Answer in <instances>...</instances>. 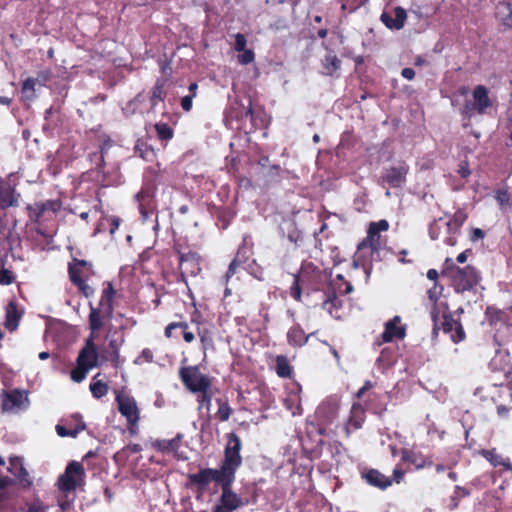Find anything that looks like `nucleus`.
I'll list each match as a JSON object with an SVG mask.
<instances>
[{
	"label": "nucleus",
	"mask_w": 512,
	"mask_h": 512,
	"mask_svg": "<svg viewBox=\"0 0 512 512\" xmlns=\"http://www.w3.org/2000/svg\"><path fill=\"white\" fill-rule=\"evenodd\" d=\"M235 38V44L234 49L237 52H241L242 50L246 49L247 40L244 34L242 33H236L234 35Z\"/></svg>",
	"instance_id": "59"
},
{
	"label": "nucleus",
	"mask_w": 512,
	"mask_h": 512,
	"mask_svg": "<svg viewBox=\"0 0 512 512\" xmlns=\"http://www.w3.org/2000/svg\"><path fill=\"white\" fill-rule=\"evenodd\" d=\"M497 383H486L481 386H478L474 391V396L479 399L482 403H498V398L496 397Z\"/></svg>",
	"instance_id": "31"
},
{
	"label": "nucleus",
	"mask_w": 512,
	"mask_h": 512,
	"mask_svg": "<svg viewBox=\"0 0 512 512\" xmlns=\"http://www.w3.org/2000/svg\"><path fill=\"white\" fill-rule=\"evenodd\" d=\"M442 219L434 220L429 225L428 233L432 240H437L440 237L442 226L440 225Z\"/></svg>",
	"instance_id": "57"
},
{
	"label": "nucleus",
	"mask_w": 512,
	"mask_h": 512,
	"mask_svg": "<svg viewBox=\"0 0 512 512\" xmlns=\"http://www.w3.org/2000/svg\"><path fill=\"white\" fill-rule=\"evenodd\" d=\"M400 322V316H394L387 321L384 326V331L380 335V339L376 340V344L381 345L391 342L393 339H403L406 335V330L404 327L399 326Z\"/></svg>",
	"instance_id": "20"
},
{
	"label": "nucleus",
	"mask_w": 512,
	"mask_h": 512,
	"mask_svg": "<svg viewBox=\"0 0 512 512\" xmlns=\"http://www.w3.org/2000/svg\"><path fill=\"white\" fill-rule=\"evenodd\" d=\"M366 414H365V408L362 404L356 402L353 403L350 415L348 418V421L345 425V432L346 436L349 437L352 430H358L362 427L363 423L365 422Z\"/></svg>",
	"instance_id": "23"
},
{
	"label": "nucleus",
	"mask_w": 512,
	"mask_h": 512,
	"mask_svg": "<svg viewBox=\"0 0 512 512\" xmlns=\"http://www.w3.org/2000/svg\"><path fill=\"white\" fill-rule=\"evenodd\" d=\"M322 65L325 74L332 76L341 67L340 59L333 53H328L322 60Z\"/></svg>",
	"instance_id": "43"
},
{
	"label": "nucleus",
	"mask_w": 512,
	"mask_h": 512,
	"mask_svg": "<svg viewBox=\"0 0 512 512\" xmlns=\"http://www.w3.org/2000/svg\"><path fill=\"white\" fill-rule=\"evenodd\" d=\"M275 372L279 378H291L293 375V367L290 365L287 356L277 355L275 357Z\"/></svg>",
	"instance_id": "39"
},
{
	"label": "nucleus",
	"mask_w": 512,
	"mask_h": 512,
	"mask_svg": "<svg viewBox=\"0 0 512 512\" xmlns=\"http://www.w3.org/2000/svg\"><path fill=\"white\" fill-rule=\"evenodd\" d=\"M470 495V491L462 486H455L453 494L450 496L448 508L449 510H455L459 507V502L461 499L468 497Z\"/></svg>",
	"instance_id": "46"
},
{
	"label": "nucleus",
	"mask_w": 512,
	"mask_h": 512,
	"mask_svg": "<svg viewBox=\"0 0 512 512\" xmlns=\"http://www.w3.org/2000/svg\"><path fill=\"white\" fill-rule=\"evenodd\" d=\"M314 333L305 334L302 327L297 324L289 328L287 332V342L292 347H302L304 346L309 338L313 336Z\"/></svg>",
	"instance_id": "32"
},
{
	"label": "nucleus",
	"mask_w": 512,
	"mask_h": 512,
	"mask_svg": "<svg viewBox=\"0 0 512 512\" xmlns=\"http://www.w3.org/2000/svg\"><path fill=\"white\" fill-rule=\"evenodd\" d=\"M442 290L443 287L435 283L434 286L427 291L428 298L430 299V301L436 303L439 299V295L441 294Z\"/></svg>",
	"instance_id": "60"
},
{
	"label": "nucleus",
	"mask_w": 512,
	"mask_h": 512,
	"mask_svg": "<svg viewBox=\"0 0 512 512\" xmlns=\"http://www.w3.org/2000/svg\"><path fill=\"white\" fill-rule=\"evenodd\" d=\"M361 479L369 486L386 490L393 484L391 477L384 475L378 469L365 467L360 471Z\"/></svg>",
	"instance_id": "17"
},
{
	"label": "nucleus",
	"mask_w": 512,
	"mask_h": 512,
	"mask_svg": "<svg viewBox=\"0 0 512 512\" xmlns=\"http://www.w3.org/2000/svg\"><path fill=\"white\" fill-rule=\"evenodd\" d=\"M401 461L412 464L417 470L433 466V461L430 458L407 448L401 449Z\"/></svg>",
	"instance_id": "25"
},
{
	"label": "nucleus",
	"mask_w": 512,
	"mask_h": 512,
	"mask_svg": "<svg viewBox=\"0 0 512 512\" xmlns=\"http://www.w3.org/2000/svg\"><path fill=\"white\" fill-rule=\"evenodd\" d=\"M69 267L76 268V270L79 271V274L86 280L94 274L92 264L86 260L73 258L72 262L68 265V268Z\"/></svg>",
	"instance_id": "44"
},
{
	"label": "nucleus",
	"mask_w": 512,
	"mask_h": 512,
	"mask_svg": "<svg viewBox=\"0 0 512 512\" xmlns=\"http://www.w3.org/2000/svg\"><path fill=\"white\" fill-rule=\"evenodd\" d=\"M408 173L409 165L405 161H399L396 165L383 169L379 183L389 188H401L406 183Z\"/></svg>",
	"instance_id": "11"
},
{
	"label": "nucleus",
	"mask_w": 512,
	"mask_h": 512,
	"mask_svg": "<svg viewBox=\"0 0 512 512\" xmlns=\"http://www.w3.org/2000/svg\"><path fill=\"white\" fill-rule=\"evenodd\" d=\"M15 281V276L13 273L7 269L0 268V284L1 285H10Z\"/></svg>",
	"instance_id": "58"
},
{
	"label": "nucleus",
	"mask_w": 512,
	"mask_h": 512,
	"mask_svg": "<svg viewBox=\"0 0 512 512\" xmlns=\"http://www.w3.org/2000/svg\"><path fill=\"white\" fill-rule=\"evenodd\" d=\"M299 279L302 280L304 286L309 287L313 291L320 289L323 280L325 279L324 272L317 267L313 262H303L299 273Z\"/></svg>",
	"instance_id": "14"
},
{
	"label": "nucleus",
	"mask_w": 512,
	"mask_h": 512,
	"mask_svg": "<svg viewBox=\"0 0 512 512\" xmlns=\"http://www.w3.org/2000/svg\"><path fill=\"white\" fill-rule=\"evenodd\" d=\"M495 199L497 203L501 206H511V197L510 193L506 189H499L496 191Z\"/></svg>",
	"instance_id": "55"
},
{
	"label": "nucleus",
	"mask_w": 512,
	"mask_h": 512,
	"mask_svg": "<svg viewBox=\"0 0 512 512\" xmlns=\"http://www.w3.org/2000/svg\"><path fill=\"white\" fill-rule=\"evenodd\" d=\"M509 311H512V307L506 310H502L494 306H488L486 308V316L491 325H497L501 323L505 324L509 328V326L512 324Z\"/></svg>",
	"instance_id": "30"
},
{
	"label": "nucleus",
	"mask_w": 512,
	"mask_h": 512,
	"mask_svg": "<svg viewBox=\"0 0 512 512\" xmlns=\"http://www.w3.org/2000/svg\"><path fill=\"white\" fill-rule=\"evenodd\" d=\"M7 471L13 475L0 476V512H8L7 501L11 498L9 488L19 485L22 489H28L32 485L27 469L24 467L23 458L13 456L9 458Z\"/></svg>",
	"instance_id": "2"
},
{
	"label": "nucleus",
	"mask_w": 512,
	"mask_h": 512,
	"mask_svg": "<svg viewBox=\"0 0 512 512\" xmlns=\"http://www.w3.org/2000/svg\"><path fill=\"white\" fill-rule=\"evenodd\" d=\"M70 281L78 288L79 292L86 298L94 295V289L87 284V280L84 279L76 268L69 267L68 269Z\"/></svg>",
	"instance_id": "35"
},
{
	"label": "nucleus",
	"mask_w": 512,
	"mask_h": 512,
	"mask_svg": "<svg viewBox=\"0 0 512 512\" xmlns=\"http://www.w3.org/2000/svg\"><path fill=\"white\" fill-rule=\"evenodd\" d=\"M441 329L444 333L450 334L454 343H460L466 338V333L459 320H455L451 313H444L442 316Z\"/></svg>",
	"instance_id": "19"
},
{
	"label": "nucleus",
	"mask_w": 512,
	"mask_h": 512,
	"mask_svg": "<svg viewBox=\"0 0 512 512\" xmlns=\"http://www.w3.org/2000/svg\"><path fill=\"white\" fill-rule=\"evenodd\" d=\"M458 174L462 177V178H467L470 176L471 174V171L469 169V164L467 161H461L458 165V170H457Z\"/></svg>",
	"instance_id": "63"
},
{
	"label": "nucleus",
	"mask_w": 512,
	"mask_h": 512,
	"mask_svg": "<svg viewBox=\"0 0 512 512\" xmlns=\"http://www.w3.org/2000/svg\"><path fill=\"white\" fill-rule=\"evenodd\" d=\"M35 85L36 79L34 78L29 77L23 81L21 92L27 100L31 101L35 98Z\"/></svg>",
	"instance_id": "52"
},
{
	"label": "nucleus",
	"mask_w": 512,
	"mask_h": 512,
	"mask_svg": "<svg viewBox=\"0 0 512 512\" xmlns=\"http://www.w3.org/2000/svg\"><path fill=\"white\" fill-rule=\"evenodd\" d=\"M124 339L118 341L117 339H111L109 341V349H110V361L115 367H118L123 361H120V353L119 348L123 344Z\"/></svg>",
	"instance_id": "49"
},
{
	"label": "nucleus",
	"mask_w": 512,
	"mask_h": 512,
	"mask_svg": "<svg viewBox=\"0 0 512 512\" xmlns=\"http://www.w3.org/2000/svg\"><path fill=\"white\" fill-rule=\"evenodd\" d=\"M479 454L485 458L493 467H503L507 471L512 472V463L509 458L499 454L496 448L482 449Z\"/></svg>",
	"instance_id": "29"
},
{
	"label": "nucleus",
	"mask_w": 512,
	"mask_h": 512,
	"mask_svg": "<svg viewBox=\"0 0 512 512\" xmlns=\"http://www.w3.org/2000/svg\"><path fill=\"white\" fill-rule=\"evenodd\" d=\"M467 218H468L467 213L462 209H458L454 213L452 219L445 223L447 231L452 232L453 234H459L460 229L463 226V224L466 222Z\"/></svg>",
	"instance_id": "41"
},
{
	"label": "nucleus",
	"mask_w": 512,
	"mask_h": 512,
	"mask_svg": "<svg viewBox=\"0 0 512 512\" xmlns=\"http://www.w3.org/2000/svg\"><path fill=\"white\" fill-rule=\"evenodd\" d=\"M302 286H304V284H302V280L299 279L297 274H294L293 283L290 286L289 292L290 296L297 302L302 301Z\"/></svg>",
	"instance_id": "53"
},
{
	"label": "nucleus",
	"mask_w": 512,
	"mask_h": 512,
	"mask_svg": "<svg viewBox=\"0 0 512 512\" xmlns=\"http://www.w3.org/2000/svg\"><path fill=\"white\" fill-rule=\"evenodd\" d=\"M472 98V100H466L464 105L460 108V114L462 120L465 122L463 124L465 127L470 125L474 115H484L487 113V110L493 106V101L489 97V90L484 85L474 87Z\"/></svg>",
	"instance_id": "6"
},
{
	"label": "nucleus",
	"mask_w": 512,
	"mask_h": 512,
	"mask_svg": "<svg viewBox=\"0 0 512 512\" xmlns=\"http://www.w3.org/2000/svg\"><path fill=\"white\" fill-rule=\"evenodd\" d=\"M394 14L393 18L389 13L383 12L380 15V21L390 30H400L407 20V12L403 7L397 6L394 9Z\"/></svg>",
	"instance_id": "24"
},
{
	"label": "nucleus",
	"mask_w": 512,
	"mask_h": 512,
	"mask_svg": "<svg viewBox=\"0 0 512 512\" xmlns=\"http://www.w3.org/2000/svg\"><path fill=\"white\" fill-rule=\"evenodd\" d=\"M191 323L196 324V333L201 343V350L203 351L204 356H206V352L208 350L215 349L212 331L209 328L202 326L203 321L201 320V315H198L197 318L192 317Z\"/></svg>",
	"instance_id": "22"
},
{
	"label": "nucleus",
	"mask_w": 512,
	"mask_h": 512,
	"mask_svg": "<svg viewBox=\"0 0 512 512\" xmlns=\"http://www.w3.org/2000/svg\"><path fill=\"white\" fill-rule=\"evenodd\" d=\"M382 395L377 393L369 394L366 407L374 414H382L386 410V404L383 402Z\"/></svg>",
	"instance_id": "42"
},
{
	"label": "nucleus",
	"mask_w": 512,
	"mask_h": 512,
	"mask_svg": "<svg viewBox=\"0 0 512 512\" xmlns=\"http://www.w3.org/2000/svg\"><path fill=\"white\" fill-rule=\"evenodd\" d=\"M234 481L235 478H226L221 483L220 504L214 508L213 512H232L246 504L240 496L232 491Z\"/></svg>",
	"instance_id": "12"
},
{
	"label": "nucleus",
	"mask_w": 512,
	"mask_h": 512,
	"mask_svg": "<svg viewBox=\"0 0 512 512\" xmlns=\"http://www.w3.org/2000/svg\"><path fill=\"white\" fill-rule=\"evenodd\" d=\"M173 250L178 255L179 262V278L178 282H183L188 285L187 277H196L200 274L201 268V256L193 251L188 250L187 252H183L180 248V245L176 244L173 247Z\"/></svg>",
	"instance_id": "9"
},
{
	"label": "nucleus",
	"mask_w": 512,
	"mask_h": 512,
	"mask_svg": "<svg viewBox=\"0 0 512 512\" xmlns=\"http://www.w3.org/2000/svg\"><path fill=\"white\" fill-rule=\"evenodd\" d=\"M442 275L447 277L456 293L473 290L480 282L479 271L468 265L463 268L457 266L451 258H446Z\"/></svg>",
	"instance_id": "4"
},
{
	"label": "nucleus",
	"mask_w": 512,
	"mask_h": 512,
	"mask_svg": "<svg viewBox=\"0 0 512 512\" xmlns=\"http://www.w3.org/2000/svg\"><path fill=\"white\" fill-rule=\"evenodd\" d=\"M240 264L241 262L237 258H234L231 261L225 274L226 282H228L229 279L236 273V270L240 266Z\"/></svg>",
	"instance_id": "61"
},
{
	"label": "nucleus",
	"mask_w": 512,
	"mask_h": 512,
	"mask_svg": "<svg viewBox=\"0 0 512 512\" xmlns=\"http://www.w3.org/2000/svg\"><path fill=\"white\" fill-rule=\"evenodd\" d=\"M374 387V384L370 380H366L363 384V386L356 392L355 397L358 399L363 398L365 393L372 389Z\"/></svg>",
	"instance_id": "64"
},
{
	"label": "nucleus",
	"mask_w": 512,
	"mask_h": 512,
	"mask_svg": "<svg viewBox=\"0 0 512 512\" xmlns=\"http://www.w3.org/2000/svg\"><path fill=\"white\" fill-rule=\"evenodd\" d=\"M73 418L77 422L74 428H67L60 424L56 425L55 429H56L58 436L76 438L80 432H82L86 429V424L82 420V417L79 414L74 415Z\"/></svg>",
	"instance_id": "37"
},
{
	"label": "nucleus",
	"mask_w": 512,
	"mask_h": 512,
	"mask_svg": "<svg viewBox=\"0 0 512 512\" xmlns=\"http://www.w3.org/2000/svg\"><path fill=\"white\" fill-rule=\"evenodd\" d=\"M178 321H172L164 328V336L171 339L174 336L173 331L179 329L181 331L183 340L185 343L190 344L195 340V334L191 331L189 323L183 319L182 315H179Z\"/></svg>",
	"instance_id": "21"
},
{
	"label": "nucleus",
	"mask_w": 512,
	"mask_h": 512,
	"mask_svg": "<svg viewBox=\"0 0 512 512\" xmlns=\"http://www.w3.org/2000/svg\"><path fill=\"white\" fill-rule=\"evenodd\" d=\"M85 470L83 465L77 461H71L67 464L64 473L58 479L56 486L60 492L58 505L62 511L68 510L74 500L73 495L77 487L84 484Z\"/></svg>",
	"instance_id": "1"
},
{
	"label": "nucleus",
	"mask_w": 512,
	"mask_h": 512,
	"mask_svg": "<svg viewBox=\"0 0 512 512\" xmlns=\"http://www.w3.org/2000/svg\"><path fill=\"white\" fill-rule=\"evenodd\" d=\"M156 190L157 187L154 183H145L135 196L138 202L139 212L143 219H148L156 210Z\"/></svg>",
	"instance_id": "13"
},
{
	"label": "nucleus",
	"mask_w": 512,
	"mask_h": 512,
	"mask_svg": "<svg viewBox=\"0 0 512 512\" xmlns=\"http://www.w3.org/2000/svg\"><path fill=\"white\" fill-rule=\"evenodd\" d=\"M342 305V300L339 299L335 290H325V299L321 304L322 309L327 311L335 319H340L341 315L339 314V310L342 308Z\"/></svg>",
	"instance_id": "27"
},
{
	"label": "nucleus",
	"mask_w": 512,
	"mask_h": 512,
	"mask_svg": "<svg viewBox=\"0 0 512 512\" xmlns=\"http://www.w3.org/2000/svg\"><path fill=\"white\" fill-rule=\"evenodd\" d=\"M327 289L335 290L338 295H347L353 291V285L349 281H346L343 275L338 274L335 279L329 283Z\"/></svg>",
	"instance_id": "40"
},
{
	"label": "nucleus",
	"mask_w": 512,
	"mask_h": 512,
	"mask_svg": "<svg viewBox=\"0 0 512 512\" xmlns=\"http://www.w3.org/2000/svg\"><path fill=\"white\" fill-rule=\"evenodd\" d=\"M89 388H90V391H91L93 397L96 399H100V398L104 397L108 393V390H109L107 383H105L101 380L93 381L90 384Z\"/></svg>",
	"instance_id": "50"
},
{
	"label": "nucleus",
	"mask_w": 512,
	"mask_h": 512,
	"mask_svg": "<svg viewBox=\"0 0 512 512\" xmlns=\"http://www.w3.org/2000/svg\"><path fill=\"white\" fill-rule=\"evenodd\" d=\"M116 295V291L112 282H105L104 288L101 293V297L97 306H94L91 302L89 303V329L90 335L98 333L106 322H109L113 318V303Z\"/></svg>",
	"instance_id": "3"
},
{
	"label": "nucleus",
	"mask_w": 512,
	"mask_h": 512,
	"mask_svg": "<svg viewBox=\"0 0 512 512\" xmlns=\"http://www.w3.org/2000/svg\"><path fill=\"white\" fill-rule=\"evenodd\" d=\"M301 386H297V391H291L287 397L284 399V406L287 410L291 411L293 416L301 415L303 412L301 406V397H300Z\"/></svg>",
	"instance_id": "38"
},
{
	"label": "nucleus",
	"mask_w": 512,
	"mask_h": 512,
	"mask_svg": "<svg viewBox=\"0 0 512 512\" xmlns=\"http://www.w3.org/2000/svg\"><path fill=\"white\" fill-rule=\"evenodd\" d=\"M166 80L158 78L150 91L149 101L151 109H155L160 102L166 99L167 92L165 91Z\"/></svg>",
	"instance_id": "36"
},
{
	"label": "nucleus",
	"mask_w": 512,
	"mask_h": 512,
	"mask_svg": "<svg viewBox=\"0 0 512 512\" xmlns=\"http://www.w3.org/2000/svg\"><path fill=\"white\" fill-rule=\"evenodd\" d=\"M498 391L496 392V397L498 398V403L512 402V386L507 381L501 382L497 384Z\"/></svg>",
	"instance_id": "47"
},
{
	"label": "nucleus",
	"mask_w": 512,
	"mask_h": 512,
	"mask_svg": "<svg viewBox=\"0 0 512 512\" xmlns=\"http://www.w3.org/2000/svg\"><path fill=\"white\" fill-rule=\"evenodd\" d=\"M42 206L45 207V212L50 210L52 212H57L61 208V203L59 200H47L45 202H41Z\"/></svg>",
	"instance_id": "62"
},
{
	"label": "nucleus",
	"mask_w": 512,
	"mask_h": 512,
	"mask_svg": "<svg viewBox=\"0 0 512 512\" xmlns=\"http://www.w3.org/2000/svg\"><path fill=\"white\" fill-rule=\"evenodd\" d=\"M495 15L502 26L512 29V0L499 2Z\"/></svg>",
	"instance_id": "33"
},
{
	"label": "nucleus",
	"mask_w": 512,
	"mask_h": 512,
	"mask_svg": "<svg viewBox=\"0 0 512 512\" xmlns=\"http://www.w3.org/2000/svg\"><path fill=\"white\" fill-rule=\"evenodd\" d=\"M154 128L159 140L169 141L173 138L174 131L169 124L159 122L154 125Z\"/></svg>",
	"instance_id": "48"
},
{
	"label": "nucleus",
	"mask_w": 512,
	"mask_h": 512,
	"mask_svg": "<svg viewBox=\"0 0 512 512\" xmlns=\"http://www.w3.org/2000/svg\"><path fill=\"white\" fill-rule=\"evenodd\" d=\"M182 440V435L177 434L174 438L166 440V439H156L151 442V446L158 452L162 453H170L176 452Z\"/></svg>",
	"instance_id": "34"
},
{
	"label": "nucleus",
	"mask_w": 512,
	"mask_h": 512,
	"mask_svg": "<svg viewBox=\"0 0 512 512\" xmlns=\"http://www.w3.org/2000/svg\"><path fill=\"white\" fill-rule=\"evenodd\" d=\"M216 403L218 405V410L215 414V417L222 422L228 421L231 414L233 413V409L230 407L228 399L217 398Z\"/></svg>",
	"instance_id": "45"
},
{
	"label": "nucleus",
	"mask_w": 512,
	"mask_h": 512,
	"mask_svg": "<svg viewBox=\"0 0 512 512\" xmlns=\"http://www.w3.org/2000/svg\"><path fill=\"white\" fill-rule=\"evenodd\" d=\"M242 53L237 56L238 62L241 65H248L252 63L255 59V53L251 49H244L241 51Z\"/></svg>",
	"instance_id": "56"
},
{
	"label": "nucleus",
	"mask_w": 512,
	"mask_h": 512,
	"mask_svg": "<svg viewBox=\"0 0 512 512\" xmlns=\"http://www.w3.org/2000/svg\"><path fill=\"white\" fill-rule=\"evenodd\" d=\"M489 368L493 372H503L504 380L512 386V356L508 350L497 349Z\"/></svg>",
	"instance_id": "16"
},
{
	"label": "nucleus",
	"mask_w": 512,
	"mask_h": 512,
	"mask_svg": "<svg viewBox=\"0 0 512 512\" xmlns=\"http://www.w3.org/2000/svg\"><path fill=\"white\" fill-rule=\"evenodd\" d=\"M179 377L183 385L192 393L204 391L212 385L210 378L201 373L198 366L181 367Z\"/></svg>",
	"instance_id": "10"
},
{
	"label": "nucleus",
	"mask_w": 512,
	"mask_h": 512,
	"mask_svg": "<svg viewBox=\"0 0 512 512\" xmlns=\"http://www.w3.org/2000/svg\"><path fill=\"white\" fill-rule=\"evenodd\" d=\"M119 413L127 420V430L135 436L139 432L140 410L134 397L118 392L115 397Z\"/></svg>",
	"instance_id": "8"
},
{
	"label": "nucleus",
	"mask_w": 512,
	"mask_h": 512,
	"mask_svg": "<svg viewBox=\"0 0 512 512\" xmlns=\"http://www.w3.org/2000/svg\"><path fill=\"white\" fill-rule=\"evenodd\" d=\"M76 364H82L85 367L92 369L98 364V351L94 343V336L90 335L82 349L79 351Z\"/></svg>",
	"instance_id": "18"
},
{
	"label": "nucleus",
	"mask_w": 512,
	"mask_h": 512,
	"mask_svg": "<svg viewBox=\"0 0 512 512\" xmlns=\"http://www.w3.org/2000/svg\"><path fill=\"white\" fill-rule=\"evenodd\" d=\"M24 403H29L28 395L25 391L15 389L5 394L2 403L3 410H11L15 407L20 408Z\"/></svg>",
	"instance_id": "28"
},
{
	"label": "nucleus",
	"mask_w": 512,
	"mask_h": 512,
	"mask_svg": "<svg viewBox=\"0 0 512 512\" xmlns=\"http://www.w3.org/2000/svg\"><path fill=\"white\" fill-rule=\"evenodd\" d=\"M242 441L235 432L226 434L224 447V458L219 466L220 471L226 478H236V471L241 467L243 459L241 456Z\"/></svg>",
	"instance_id": "5"
},
{
	"label": "nucleus",
	"mask_w": 512,
	"mask_h": 512,
	"mask_svg": "<svg viewBox=\"0 0 512 512\" xmlns=\"http://www.w3.org/2000/svg\"><path fill=\"white\" fill-rule=\"evenodd\" d=\"M22 316L23 311L18 309L17 302L14 300L10 301L5 309V328L10 332L15 331L19 326Z\"/></svg>",
	"instance_id": "26"
},
{
	"label": "nucleus",
	"mask_w": 512,
	"mask_h": 512,
	"mask_svg": "<svg viewBox=\"0 0 512 512\" xmlns=\"http://www.w3.org/2000/svg\"><path fill=\"white\" fill-rule=\"evenodd\" d=\"M389 227V222L385 219H381L377 222H371L369 224L366 238L357 246L356 255H358V259L364 258L367 250H369L370 256L381 250L384 241L380 233L388 231Z\"/></svg>",
	"instance_id": "7"
},
{
	"label": "nucleus",
	"mask_w": 512,
	"mask_h": 512,
	"mask_svg": "<svg viewBox=\"0 0 512 512\" xmlns=\"http://www.w3.org/2000/svg\"><path fill=\"white\" fill-rule=\"evenodd\" d=\"M197 393L198 410H201L203 408L210 410L213 396L211 388L204 389V391H198Z\"/></svg>",
	"instance_id": "51"
},
{
	"label": "nucleus",
	"mask_w": 512,
	"mask_h": 512,
	"mask_svg": "<svg viewBox=\"0 0 512 512\" xmlns=\"http://www.w3.org/2000/svg\"><path fill=\"white\" fill-rule=\"evenodd\" d=\"M225 479L226 477L219 468L200 469L198 473L188 475L189 483L196 485L200 491H204L212 481L220 486Z\"/></svg>",
	"instance_id": "15"
},
{
	"label": "nucleus",
	"mask_w": 512,
	"mask_h": 512,
	"mask_svg": "<svg viewBox=\"0 0 512 512\" xmlns=\"http://www.w3.org/2000/svg\"><path fill=\"white\" fill-rule=\"evenodd\" d=\"M90 369L82 364H77L76 367L71 371L70 376L74 382L80 383L85 378Z\"/></svg>",
	"instance_id": "54"
}]
</instances>
